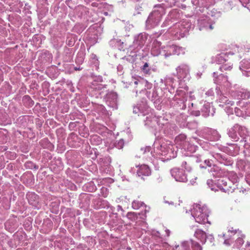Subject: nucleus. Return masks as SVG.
<instances>
[{
	"mask_svg": "<svg viewBox=\"0 0 250 250\" xmlns=\"http://www.w3.org/2000/svg\"><path fill=\"white\" fill-rule=\"evenodd\" d=\"M161 120V118H156L152 114L149 115L148 116L146 117V120H145V125L152 128L156 127L157 125H160V122Z\"/></svg>",
	"mask_w": 250,
	"mask_h": 250,
	"instance_id": "nucleus-13",
	"label": "nucleus"
},
{
	"mask_svg": "<svg viewBox=\"0 0 250 250\" xmlns=\"http://www.w3.org/2000/svg\"><path fill=\"white\" fill-rule=\"evenodd\" d=\"M210 137L209 139L211 141H217L219 139L220 136L218 132L215 130L210 129Z\"/></svg>",
	"mask_w": 250,
	"mask_h": 250,
	"instance_id": "nucleus-29",
	"label": "nucleus"
},
{
	"mask_svg": "<svg viewBox=\"0 0 250 250\" xmlns=\"http://www.w3.org/2000/svg\"><path fill=\"white\" fill-rule=\"evenodd\" d=\"M240 143L245 148L247 149L249 148L250 147V135H247V133H246V135L244 136L243 140H240Z\"/></svg>",
	"mask_w": 250,
	"mask_h": 250,
	"instance_id": "nucleus-27",
	"label": "nucleus"
},
{
	"mask_svg": "<svg viewBox=\"0 0 250 250\" xmlns=\"http://www.w3.org/2000/svg\"><path fill=\"white\" fill-rule=\"evenodd\" d=\"M239 1L244 6H246L245 4L247 5L249 2V0H239Z\"/></svg>",
	"mask_w": 250,
	"mask_h": 250,
	"instance_id": "nucleus-51",
	"label": "nucleus"
},
{
	"mask_svg": "<svg viewBox=\"0 0 250 250\" xmlns=\"http://www.w3.org/2000/svg\"><path fill=\"white\" fill-rule=\"evenodd\" d=\"M242 109L244 110L246 116H250V103H246L241 106Z\"/></svg>",
	"mask_w": 250,
	"mask_h": 250,
	"instance_id": "nucleus-33",
	"label": "nucleus"
},
{
	"mask_svg": "<svg viewBox=\"0 0 250 250\" xmlns=\"http://www.w3.org/2000/svg\"><path fill=\"white\" fill-rule=\"evenodd\" d=\"M191 160L189 157H184L181 161V167L188 172H190L192 169Z\"/></svg>",
	"mask_w": 250,
	"mask_h": 250,
	"instance_id": "nucleus-18",
	"label": "nucleus"
},
{
	"mask_svg": "<svg viewBox=\"0 0 250 250\" xmlns=\"http://www.w3.org/2000/svg\"><path fill=\"white\" fill-rule=\"evenodd\" d=\"M227 55L225 53H221L216 57V61L218 63L224 64L227 61Z\"/></svg>",
	"mask_w": 250,
	"mask_h": 250,
	"instance_id": "nucleus-31",
	"label": "nucleus"
},
{
	"mask_svg": "<svg viewBox=\"0 0 250 250\" xmlns=\"http://www.w3.org/2000/svg\"><path fill=\"white\" fill-rule=\"evenodd\" d=\"M237 238L235 241V244L237 248H239L244 243L243 239L245 237V235L242 234L241 232H239V233L237 234Z\"/></svg>",
	"mask_w": 250,
	"mask_h": 250,
	"instance_id": "nucleus-28",
	"label": "nucleus"
},
{
	"mask_svg": "<svg viewBox=\"0 0 250 250\" xmlns=\"http://www.w3.org/2000/svg\"><path fill=\"white\" fill-rule=\"evenodd\" d=\"M174 48L175 49L174 50V55H179V54H183L185 52V49L181 47H179L175 45Z\"/></svg>",
	"mask_w": 250,
	"mask_h": 250,
	"instance_id": "nucleus-36",
	"label": "nucleus"
},
{
	"mask_svg": "<svg viewBox=\"0 0 250 250\" xmlns=\"http://www.w3.org/2000/svg\"><path fill=\"white\" fill-rule=\"evenodd\" d=\"M99 137H97V136H93L92 138V140H95L96 139H98Z\"/></svg>",
	"mask_w": 250,
	"mask_h": 250,
	"instance_id": "nucleus-60",
	"label": "nucleus"
},
{
	"mask_svg": "<svg viewBox=\"0 0 250 250\" xmlns=\"http://www.w3.org/2000/svg\"><path fill=\"white\" fill-rule=\"evenodd\" d=\"M170 173L176 181L180 182H187L188 177L187 174L179 168L175 167L171 169Z\"/></svg>",
	"mask_w": 250,
	"mask_h": 250,
	"instance_id": "nucleus-7",
	"label": "nucleus"
},
{
	"mask_svg": "<svg viewBox=\"0 0 250 250\" xmlns=\"http://www.w3.org/2000/svg\"><path fill=\"white\" fill-rule=\"evenodd\" d=\"M147 34L146 33H141L134 37L133 46L134 48H141L145 43L147 39Z\"/></svg>",
	"mask_w": 250,
	"mask_h": 250,
	"instance_id": "nucleus-11",
	"label": "nucleus"
},
{
	"mask_svg": "<svg viewBox=\"0 0 250 250\" xmlns=\"http://www.w3.org/2000/svg\"><path fill=\"white\" fill-rule=\"evenodd\" d=\"M213 156L217 159L218 161L220 162L221 163H224V164H226L225 162L223 161H224V158L222 157V156L218 153H216L213 155Z\"/></svg>",
	"mask_w": 250,
	"mask_h": 250,
	"instance_id": "nucleus-42",
	"label": "nucleus"
},
{
	"mask_svg": "<svg viewBox=\"0 0 250 250\" xmlns=\"http://www.w3.org/2000/svg\"><path fill=\"white\" fill-rule=\"evenodd\" d=\"M117 210L118 211L121 210L122 211H124V210L122 208V207L121 206H120V205H118L117 206Z\"/></svg>",
	"mask_w": 250,
	"mask_h": 250,
	"instance_id": "nucleus-56",
	"label": "nucleus"
},
{
	"mask_svg": "<svg viewBox=\"0 0 250 250\" xmlns=\"http://www.w3.org/2000/svg\"><path fill=\"white\" fill-rule=\"evenodd\" d=\"M149 111V107L147 105L146 100H144L134 106L133 112L134 114H137L138 116L141 115L145 116L148 114Z\"/></svg>",
	"mask_w": 250,
	"mask_h": 250,
	"instance_id": "nucleus-6",
	"label": "nucleus"
},
{
	"mask_svg": "<svg viewBox=\"0 0 250 250\" xmlns=\"http://www.w3.org/2000/svg\"><path fill=\"white\" fill-rule=\"evenodd\" d=\"M145 204L142 202L139 201H134L132 202V207L133 208L135 209H138L141 207H142Z\"/></svg>",
	"mask_w": 250,
	"mask_h": 250,
	"instance_id": "nucleus-35",
	"label": "nucleus"
},
{
	"mask_svg": "<svg viewBox=\"0 0 250 250\" xmlns=\"http://www.w3.org/2000/svg\"><path fill=\"white\" fill-rule=\"evenodd\" d=\"M136 168H138L137 170V175L139 177L143 178V176H148L151 173L150 169L149 167L146 165H142L141 166H136Z\"/></svg>",
	"mask_w": 250,
	"mask_h": 250,
	"instance_id": "nucleus-14",
	"label": "nucleus"
},
{
	"mask_svg": "<svg viewBox=\"0 0 250 250\" xmlns=\"http://www.w3.org/2000/svg\"><path fill=\"white\" fill-rule=\"evenodd\" d=\"M246 133H248L247 128L237 124L235 125L228 131L229 137L234 141H237L239 140L240 138L238 136L241 137V140H243L244 136L246 135Z\"/></svg>",
	"mask_w": 250,
	"mask_h": 250,
	"instance_id": "nucleus-3",
	"label": "nucleus"
},
{
	"mask_svg": "<svg viewBox=\"0 0 250 250\" xmlns=\"http://www.w3.org/2000/svg\"><path fill=\"white\" fill-rule=\"evenodd\" d=\"M224 243L228 246H229L231 244V241L229 239H225Z\"/></svg>",
	"mask_w": 250,
	"mask_h": 250,
	"instance_id": "nucleus-53",
	"label": "nucleus"
},
{
	"mask_svg": "<svg viewBox=\"0 0 250 250\" xmlns=\"http://www.w3.org/2000/svg\"><path fill=\"white\" fill-rule=\"evenodd\" d=\"M96 56L95 55L92 54L91 56V58L93 59H96Z\"/></svg>",
	"mask_w": 250,
	"mask_h": 250,
	"instance_id": "nucleus-61",
	"label": "nucleus"
},
{
	"mask_svg": "<svg viewBox=\"0 0 250 250\" xmlns=\"http://www.w3.org/2000/svg\"><path fill=\"white\" fill-rule=\"evenodd\" d=\"M240 68L242 71L250 73V61L244 60L241 61Z\"/></svg>",
	"mask_w": 250,
	"mask_h": 250,
	"instance_id": "nucleus-26",
	"label": "nucleus"
},
{
	"mask_svg": "<svg viewBox=\"0 0 250 250\" xmlns=\"http://www.w3.org/2000/svg\"><path fill=\"white\" fill-rule=\"evenodd\" d=\"M228 232H230L231 233H234V234H237L239 233V232H241V231L239 230V229H234L232 227L230 228Z\"/></svg>",
	"mask_w": 250,
	"mask_h": 250,
	"instance_id": "nucleus-46",
	"label": "nucleus"
},
{
	"mask_svg": "<svg viewBox=\"0 0 250 250\" xmlns=\"http://www.w3.org/2000/svg\"><path fill=\"white\" fill-rule=\"evenodd\" d=\"M214 92L212 89H210L206 92V95L207 96H213Z\"/></svg>",
	"mask_w": 250,
	"mask_h": 250,
	"instance_id": "nucleus-47",
	"label": "nucleus"
},
{
	"mask_svg": "<svg viewBox=\"0 0 250 250\" xmlns=\"http://www.w3.org/2000/svg\"><path fill=\"white\" fill-rule=\"evenodd\" d=\"M175 45H167L165 46L163 49L164 56L167 58L172 55H174V50Z\"/></svg>",
	"mask_w": 250,
	"mask_h": 250,
	"instance_id": "nucleus-24",
	"label": "nucleus"
},
{
	"mask_svg": "<svg viewBox=\"0 0 250 250\" xmlns=\"http://www.w3.org/2000/svg\"><path fill=\"white\" fill-rule=\"evenodd\" d=\"M188 242L190 243L192 250H203L202 247L198 242L192 240H190Z\"/></svg>",
	"mask_w": 250,
	"mask_h": 250,
	"instance_id": "nucleus-32",
	"label": "nucleus"
},
{
	"mask_svg": "<svg viewBox=\"0 0 250 250\" xmlns=\"http://www.w3.org/2000/svg\"><path fill=\"white\" fill-rule=\"evenodd\" d=\"M232 65L231 64V63L229 62L224 63L220 66L219 69L222 72H224L225 71H229L232 69Z\"/></svg>",
	"mask_w": 250,
	"mask_h": 250,
	"instance_id": "nucleus-34",
	"label": "nucleus"
},
{
	"mask_svg": "<svg viewBox=\"0 0 250 250\" xmlns=\"http://www.w3.org/2000/svg\"><path fill=\"white\" fill-rule=\"evenodd\" d=\"M190 26L186 21L176 24V29L179 30V38H183L186 35L189 31Z\"/></svg>",
	"mask_w": 250,
	"mask_h": 250,
	"instance_id": "nucleus-12",
	"label": "nucleus"
},
{
	"mask_svg": "<svg viewBox=\"0 0 250 250\" xmlns=\"http://www.w3.org/2000/svg\"><path fill=\"white\" fill-rule=\"evenodd\" d=\"M190 114L195 116H198L200 114V112L199 110H192Z\"/></svg>",
	"mask_w": 250,
	"mask_h": 250,
	"instance_id": "nucleus-48",
	"label": "nucleus"
},
{
	"mask_svg": "<svg viewBox=\"0 0 250 250\" xmlns=\"http://www.w3.org/2000/svg\"><path fill=\"white\" fill-rule=\"evenodd\" d=\"M204 163L207 165V166L210 167L212 165L211 162L209 160H205Z\"/></svg>",
	"mask_w": 250,
	"mask_h": 250,
	"instance_id": "nucleus-49",
	"label": "nucleus"
},
{
	"mask_svg": "<svg viewBox=\"0 0 250 250\" xmlns=\"http://www.w3.org/2000/svg\"><path fill=\"white\" fill-rule=\"evenodd\" d=\"M161 42L156 40L154 41L152 44V48L151 50V54L154 56H157L160 54L164 55L163 49L164 48H160Z\"/></svg>",
	"mask_w": 250,
	"mask_h": 250,
	"instance_id": "nucleus-16",
	"label": "nucleus"
},
{
	"mask_svg": "<svg viewBox=\"0 0 250 250\" xmlns=\"http://www.w3.org/2000/svg\"><path fill=\"white\" fill-rule=\"evenodd\" d=\"M142 7L140 5H138L135 7V9L136 11H137L138 14L140 13V12L142 10Z\"/></svg>",
	"mask_w": 250,
	"mask_h": 250,
	"instance_id": "nucleus-52",
	"label": "nucleus"
},
{
	"mask_svg": "<svg viewBox=\"0 0 250 250\" xmlns=\"http://www.w3.org/2000/svg\"><path fill=\"white\" fill-rule=\"evenodd\" d=\"M249 178H250V175H248L246 177V180L247 182L250 185V181H249Z\"/></svg>",
	"mask_w": 250,
	"mask_h": 250,
	"instance_id": "nucleus-55",
	"label": "nucleus"
},
{
	"mask_svg": "<svg viewBox=\"0 0 250 250\" xmlns=\"http://www.w3.org/2000/svg\"><path fill=\"white\" fill-rule=\"evenodd\" d=\"M235 113L236 115V116L239 117H245L246 116L245 114V111L244 109H242L241 108V109H239V108L236 107L234 110Z\"/></svg>",
	"mask_w": 250,
	"mask_h": 250,
	"instance_id": "nucleus-37",
	"label": "nucleus"
},
{
	"mask_svg": "<svg viewBox=\"0 0 250 250\" xmlns=\"http://www.w3.org/2000/svg\"><path fill=\"white\" fill-rule=\"evenodd\" d=\"M191 214L195 221L199 224L210 223L208 217L209 210L207 206L199 204H194L190 209Z\"/></svg>",
	"mask_w": 250,
	"mask_h": 250,
	"instance_id": "nucleus-1",
	"label": "nucleus"
},
{
	"mask_svg": "<svg viewBox=\"0 0 250 250\" xmlns=\"http://www.w3.org/2000/svg\"><path fill=\"white\" fill-rule=\"evenodd\" d=\"M172 146L166 143H163L158 146L156 149H154V154L155 157L160 158V156H164L168 159L171 157H174V155H171L173 153L171 147Z\"/></svg>",
	"mask_w": 250,
	"mask_h": 250,
	"instance_id": "nucleus-4",
	"label": "nucleus"
},
{
	"mask_svg": "<svg viewBox=\"0 0 250 250\" xmlns=\"http://www.w3.org/2000/svg\"><path fill=\"white\" fill-rule=\"evenodd\" d=\"M194 142H198L197 138L192 137L190 138L187 143H186L183 149L190 152H195L196 150L197 146L194 144Z\"/></svg>",
	"mask_w": 250,
	"mask_h": 250,
	"instance_id": "nucleus-15",
	"label": "nucleus"
},
{
	"mask_svg": "<svg viewBox=\"0 0 250 250\" xmlns=\"http://www.w3.org/2000/svg\"><path fill=\"white\" fill-rule=\"evenodd\" d=\"M117 94L115 92H110L106 95L105 100L106 104L114 109L117 108Z\"/></svg>",
	"mask_w": 250,
	"mask_h": 250,
	"instance_id": "nucleus-10",
	"label": "nucleus"
},
{
	"mask_svg": "<svg viewBox=\"0 0 250 250\" xmlns=\"http://www.w3.org/2000/svg\"><path fill=\"white\" fill-rule=\"evenodd\" d=\"M190 160H191V162L193 163L195 162L196 163H199L201 161V156H197V155H192L189 156Z\"/></svg>",
	"mask_w": 250,
	"mask_h": 250,
	"instance_id": "nucleus-41",
	"label": "nucleus"
},
{
	"mask_svg": "<svg viewBox=\"0 0 250 250\" xmlns=\"http://www.w3.org/2000/svg\"><path fill=\"white\" fill-rule=\"evenodd\" d=\"M166 13L165 8L161 5H156L154 10L149 14L146 21V26L148 29H151L157 26L160 22L162 17Z\"/></svg>",
	"mask_w": 250,
	"mask_h": 250,
	"instance_id": "nucleus-2",
	"label": "nucleus"
},
{
	"mask_svg": "<svg viewBox=\"0 0 250 250\" xmlns=\"http://www.w3.org/2000/svg\"><path fill=\"white\" fill-rule=\"evenodd\" d=\"M214 82L217 84H225L226 83H229L228 80V77L223 74L219 75L217 77L214 79ZM226 85H228V84H226Z\"/></svg>",
	"mask_w": 250,
	"mask_h": 250,
	"instance_id": "nucleus-25",
	"label": "nucleus"
},
{
	"mask_svg": "<svg viewBox=\"0 0 250 250\" xmlns=\"http://www.w3.org/2000/svg\"><path fill=\"white\" fill-rule=\"evenodd\" d=\"M178 104H179V106H178L177 108L180 109H185L186 107V105L185 104V102L182 100H179V102H178Z\"/></svg>",
	"mask_w": 250,
	"mask_h": 250,
	"instance_id": "nucleus-44",
	"label": "nucleus"
},
{
	"mask_svg": "<svg viewBox=\"0 0 250 250\" xmlns=\"http://www.w3.org/2000/svg\"><path fill=\"white\" fill-rule=\"evenodd\" d=\"M211 105L209 103H206L204 104L202 109V115L205 117H207L210 115L213 116L214 113L213 109H212V112L210 111Z\"/></svg>",
	"mask_w": 250,
	"mask_h": 250,
	"instance_id": "nucleus-22",
	"label": "nucleus"
},
{
	"mask_svg": "<svg viewBox=\"0 0 250 250\" xmlns=\"http://www.w3.org/2000/svg\"><path fill=\"white\" fill-rule=\"evenodd\" d=\"M212 182L211 180H208L207 181V184L208 185H209V184H210V182Z\"/></svg>",
	"mask_w": 250,
	"mask_h": 250,
	"instance_id": "nucleus-64",
	"label": "nucleus"
},
{
	"mask_svg": "<svg viewBox=\"0 0 250 250\" xmlns=\"http://www.w3.org/2000/svg\"><path fill=\"white\" fill-rule=\"evenodd\" d=\"M190 243L188 241H184L181 244L176 245L172 247L171 250H191Z\"/></svg>",
	"mask_w": 250,
	"mask_h": 250,
	"instance_id": "nucleus-21",
	"label": "nucleus"
},
{
	"mask_svg": "<svg viewBox=\"0 0 250 250\" xmlns=\"http://www.w3.org/2000/svg\"><path fill=\"white\" fill-rule=\"evenodd\" d=\"M165 231H166V233H167V236H169V234H170V230H169V229H166L165 230Z\"/></svg>",
	"mask_w": 250,
	"mask_h": 250,
	"instance_id": "nucleus-57",
	"label": "nucleus"
},
{
	"mask_svg": "<svg viewBox=\"0 0 250 250\" xmlns=\"http://www.w3.org/2000/svg\"><path fill=\"white\" fill-rule=\"evenodd\" d=\"M208 238L209 239H210V240H211V239H213V237H212V235H209V236H208Z\"/></svg>",
	"mask_w": 250,
	"mask_h": 250,
	"instance_id": "nucleus-63",
	"label": "nucleus"
},
{
	"mask_svg": "<svg viewBox=\"0 0 250 250\" xmlns=\"http://www.w3.org/2000/svg\"><path fill=\"white\" fill-rule=\"evenodd\" d=\"M114 146L115 147L117 148L118 149H121L124 146V142L123 139H120L118 141L114 143Z\"/></svg>",
	"mask_w": 250,
	"mask_h": 250,
	"instance_id": "nucleus-39",
	"label": "nucleus"
},
{
	"mask_svg": "<svg viewBox=\"0 0 250 250\" xmlns=\"http://www.w3.org/2000/svg\"><path fill=\"white\" fill-rule=\"evenodd\" d=\"M140 151L141 153L144 155V157L146 159L151 160L152 157H155L154 151L152 152L151 150V147L149 146L142 147Z\"/></svg>",
	"mask_w": 250,
	"mask_h": 250,
	"instance_id": "nucleus-19",
	"label": "nucleus"
},
{
	"mask_svg": "<svg viewBox=\"0 0 250 250\" xmlns=\"http://www.w3.org/2000/svg\"><path fill=\"white\" fill-rule=\"evenodd\" d=\"M188 140L187 139L186 136L185 134H180L177 136L175 139L176 144L182 148H183L185 145H186V143H187Z\"/></svg>",
	"mask_w": 250,
	"mask_h": 250,
	"instance_id": "nucleus-23",
	"label": "nucleus"
},
{
	"mask_svg": "<svg viewBox=\"0 0 250 250\" xmlns=\"http://www.w3.org/2000/svg\"><path fill=\"white\" fill-rule=\"evenodd\" d=\"M122 69H123V67L121 65L118 66L117 70L118 71L119 75H121L123 74Z\"/></svg>",
	"mask_w": 250,
	"mask_h": 250,
	"instance_id": "nucleus-50",
	"label": "nucleus"
},
{
	"mask_svg": "<svg viewBox=\"0 0 250 250\" xmlns=\"http://www.w3.org/2000/svg\"><path fill=\"white\" fill-rule=\"evenodd\" d=\"M216 90L218 95L217 102L220 106L224 107L226 105L227 107H229L233 105L234 102L233 101L229 100L227 97L222 94L219 87L217 86Z\"/></svg>",
	"mask_w": 250,
	"mask_h": 250,
	"instance_id": "nucleus-8",
	"label": "nucleus"
},
{
	"mask_svg": "<svg viewBox=\"0 0 250 250\" xmlns=\"http://www.w3.org/2000/svg\"><path fill=\"white\" fill-rule=\"evenodd\" d=\"M126 217L131 221H135L138 218L137 214L133 212H128L126 214Z\"/></svg>",
	"mask_w": 250,
	"mask_h": 250,
	"instance_id": "nucleus-38",
	"label": "nucleus"
},
{
	"mask_svg": "<svg viewBox=\"0 0 250 250\" xmlns=\"http://www.w3.org/2000/svg\"><path fill=\"white\" fill-rule=\"evenodd\" d=\"M103 88H104V86L102 84H100L97 85V86L96 87V89H97L98 90H101Z\"/></svg>",
	"mask_w": 250,
	"mask_h": 250,
	"instance_id": "nucleus-54",
	"label": "nucleus"
},
{
	"mask_svg": "<svg viewBox=\"0 0 250 250\" xmlns=\"http://www.w3.org/2000/svg\"><path fill=\"white\" fill-rule=\"evenodd\" d=\"M232 95L238 99H248L250 97V92L247 89L241 88L234 92Z\"/></svg>",
	"mask_w": 250,
	"mask_h": 250,
	"instance_id": "nucleus-17",
	"label": "nucleus"
},
{
	"mask_svg": "<svg viewBox=\"0 0 250 250\" xmlns=\"http://www.w3.org/2000/svg\"><path fill=\"white\" fill-rule=\"evenodd\" d=\"M194 235L197 239L200 240L203 244L206 243L207 236L206 232L203 230L197 229L194 232Z\"/></svg>",
	"mask_w": 250,
	"mask_h": 250,
	"instance_id": "nucleus-20",
	"label": "nucleus"
},
{
	"mask_svg": "<svg viewBox=\"0 0 250 250\" xmlns=\"http://www.w3.org/2000/svg\"><path fill=\"white\" fill-rule=\"evenodd\" d=\"M160 1H164L165 3L161 4L163 7H170L175 5L176 0H158Z\"/></svg>",
	"mask_w": 250,
	"mask_h": 250,
	"instance_id": "nucleus-30",
	"label": "nucleus"
},
{
	"mask_svg": "<svg viewBox=\"0 0 250 250\" xmlns=\"http://www.w3.org/2000/svg\"><path fill=\"white\" fill-rule=\"evenodd\" d=\"M173 80V78H168L167 80V83H168L169 82H172Z\"/></svg>",
	"mask_w": 250,
	"mask_h": 250,
	"instance_id": "nucleus-58",
	"label": "nucleus"
},
{
	"mask_svg": "<svg viewBox=\"0 0 250 250\" xmlns=\"http://www.w3.org/2000/svg\"><path fill=\"white\" fill-rule=\"evenodd\" d=\"M199 29L207 31L212 30L214 27V22L208 17H201L198 22Z\"/></svg>",
	"mask_w": 250,
	"mask_h": 250,
	"instance_id": "nucleus-5",
	"label": "nucleus"
},
{
	"mask_svg": "<svg viewBox=\"0 0 250 250\" xmlns=\"http://www.w3.org/2000/svg\"><path fill=\"white\" fill-rule=\"evenodd\" d=\"M222 182H223V184H224L225 186H227V182H224V180H222Z\"/></svg>",
	"mask_w": 250,
	"mask_h": 250,
	"instance_id": "nucleus-62",
	"label": "nucleus"
},
{
	"mask_svg": "<svg viewBox=\"0 0 250 250\" xmlns=\"http://www.w3.org/2000/svg\"><path fill=\"white\" fill-rule=\"evenodd\" d=\"M142 70H143V72L146 74H147L149 73L150 68L149 67L148 64L147 62H146L144 64V65L142 67Z\"/></svg>",
	"mask_w": 250,
	"mask_h": 250,
	"instance_id": "nucleus-43",
	"label": "nucleus"
},
{
	"mask_svg": "<svg viewBox=\"0 0 250 250\" xmlns=\"http://www.w3.org/2000/svg\"><path fill=\"white\" fill-rule=\"evenodd\" d=\"M178 77L179 79L189 78V67L186 64H182L176 68Z\"/></svg>",
	"mask_w": 250,
	"mask_h": 250,
	"instance_id": "nucleus-9",
	"label": "nucleus"
},
{
	"mask_svg": "<svg viewBox=\"0 0 250 250\" xmlns=\"http://www.w3.org/2000/svg\"><path fill=\"white\" fill-rule=\"evenodd\" d=\"M164 202H165V203H167V204H168L169 205H173V202H168V201H166V200H165V201H164Z\"/></svg>",
	"mask_w": 250,
	"mask_h": 250,
	"instance_id": "nucleus-59",
	"label": "nucleus"
},
{
	"mask_svg": "<svg viewBox=\"0 0 250 250\" xmlns=\"http://www.w3.org/2000/svg\"><path fill=\"white\" fill-rule=\"evenodd\" d=\"M171 32H172V34L174 36H175L178 39H180V38H179V30L176 29V25H175L173 29L171 30Z\"/></svg>",
	"mask_w": 250,
	"mask_h": 250,
	"instance_id": "nucleus-45",
	"label": "nucleus"
},
{
	"mask_svg": "<svg viewBox=\"0 0 250 250\" xmlns=\"http://www.w3.org/2000/svg\"><path fill=\"white\" fill-rule=\"evenodd\" d=\"M84 60V55L83 53H78L77 56L76 61L77 62L81 63Z\"/></svg>",
	"mask_w": 250,
	"mask_h": 250,
	"instance_id": "nucleus-40",
	"label": "nucleus"
}]
</instances>
